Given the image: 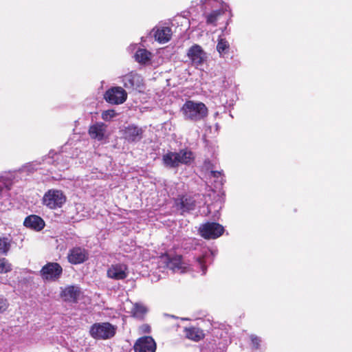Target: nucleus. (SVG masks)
I'll return each instance as SVG.
<instances>
[{
    "label": "nucleus",
    "mask_w": 352,
    "mask_h": 352,
    "mask_svg": "<svg viewBox=\"0 0 352 352\" xmlns=\"http://www.w3.org/2000/svg\"><path fill=\"white\" fill-rule=\"evenodd\" d=\"M34 164H30L24 166L20 171L8 173L0 176V197H14L22 192L19 179L24 173H31L37 168Z\"/></svg>",
    "instance_id": "obj_1"
},
{
    "label": "nucleus",
    "mask_w": 352,
    "mask_h": 352,
    "mask_svg": "<svg viewBox=\"0 0 352 352\" xmlns=\"http://www.w3.org/2000/svg\"><path fill=\"white\" fill-rule=\"evenodd\" d=\"M197 262L198 263L203 274H206L207 271V266L206 265L205 256H200L197 258Z\"/></svg>",
    "instance_id": "obj_33"
},
{
    "label": "nucleus",
    "mask_w": 352,
    "mask_h": 352,
    "mask_svg": "<svg viewBox=\"0 0 352 352\" xmlns=\"http://www.w3.org/2000/svg\"><path fill=\"white\" fill-rule=\"evenodd\" d=\"M60 158H62V155H60V154H57L56 153L54 155V156L52 157V159H54V161L53 162H56V161H58L60 160Z\"/></svg>",
    "instance_id": "obj_35"
},
{
    "label": "nucleus",
    "mask_w": 352,
    "mask_h": 352,
    "mask_svg": "<svg viewBox=\"0 0 352 352\" xmlns=\"http://www.w3.org/2000/svg\"><path fill=\"white\" fill-rule=\"evenodd\" d=\"M250 339L252 346L254 349L258 350L261 349L262 340L260 337L257 336L256 335L252 334L250 336Z\"/></svg>",
    "instance_id": "obj_30"
},
{
    "label": "nucleus",
    "mask_w": 352,
    "mask_h": 352,
    "mask_svg": "<svg viewBox=\"0 0 352 352\" xmlns=\"http://www.w3.org/2000/svg\"><path fill=\"white\" fill-rule=\"evenodd\" d=\"M198 231L205 239H215L223 234L224 228L217 222H207L201 224Z\"/></svg>",
    "instance_id": "obj_6"
},
{
    "label": "nucleus",
    "mask_w": 352,
    "mask_h": 352,
    "mask_svg": "<svg viewBox=\"0 0 352 352\" xmlns=\"http://www.w3.org/2000/svg\"><path fill=\"white\" fill-rule=\"evenodd\" d=\"M162 258L165 259V263L166 267L173 271L184 272L185 271V267L183 266L182 256L175 255L171 257L167 253H165L161 256Z\"/></svg>",
    "instance_id": "obj_15"
},
{
    "label": "nucleus",
    "mask_w": 352,
    "mask_h": 352,
    "mask_svg": "<svg viewBox=\"0 0 352 352\" xmlns=\"http://www.w3.org/2000/svg\"><path fill=\"white\" fill-rule=\"evenodd\" d=\"M134 352H155L157 344L150 336H144L138 338L133 346Z\"/></svg>",
    "instance_id": "obj_9"
},
{
    "label": "nucleus",
    "mask_w": 352,
    "mask_h": 352,
    "mask_svg": "<svg viewBox=\"0 0 352 352\" xmlns=\"http://www.w3.org/2000/svg\"><path fill=\"white\" fill-rule=\"evenodd\" d=\"M107 126L102 122H97L89 129V134L93 139L102 140L104 137Z\"/></svg>",
    "instance_id": "obj_20"
},
{
    "label": "nucleus",
    "mask_w": 352,
    "mask_h": 352,
    "mask_svg": "<svg viewBox=\"0 0 352 352\" xmlns=\"http://www.w3.org/2000/svg\"><path fill=\"white\" fill-rule=\"evenodd\" d=\"M127 270V266L124 264H113L108 268L107 276L113 280H124L128 276Z\"/></svg>",
    "instance_id": "obj_14"
},
{
    "label": "nucleus",
    "mask_w": 352,
    "mask_h": 352,
    "mask_svg": "<svg viewBox=\"0 0 352 352\" xmlns=\"http://www.w3.org/2000/svg\"><path fill=\"white\" fill-rule=\"evenodd\" d=\"M67 258L72 265L83 263L89 258V252L81 247H74L69 250Z\"/></svg>",
    "instance_id": "obj_10"
},
{
    "label": "nucleus",
    "mask_w": 352,
    "mask_h": 352,
    "mask_svg": "<svg viewBox=\"0 0 352 352\" xmlns=\"http://www.w3.org/2000/svg\"><path fill=\"white\" fill-rule=\"evenodd\" d=\"M121 78L123 86L129 91H141L144 87L142 77L136 72H131L122 76Z\"/></svg>",
    "instance_id": "obj_7"
},
{
    "label": "nucleus",
    "mask_w": 352,
    "mask_h": 352,
    "mask_svg": "<svg viewBox=\"0 0 352 352\" xmlns=\"http://www.w3.org/2000/svg\"><path fill=\"white\" fill-rule=\"evenodd\" d=\"M12 270V264L6 258H0V273L6 274Z\"/></svg>",
    "instance_id": "obj_28"
},
{
    "label": "nucleus",
    "mask_w": 352,
    "mask_h": 352,
    "mask_svg": "<svg viewBox=\"0 0 352 352\" xmlns=\"http://www.w3.org/2000/svg\"><path fill=\"white\" fill-rule=\"evenodd\" d=\"M9 307L8 300L3 296H0V313L5 312Z\"/></svg>",
    "instance_id": "obj_32"
},
{
    "label": "nucleus",
    "mask_w": 352,
    "mask_h": 352,
    "mask_svg": "<svg viewBox=\"0 0 352 352\" xmlns=\"http://www.w3.org/2000/svg\"><path fill=\"white\" fill-rule=\"evenodd\" d=\"M104 98L110 104H120L126 101L127 94L122 87H113L105 92Z\"/></svg>",
    "instance_id": "obj_8"
},
{
    "label": "nucleus",
    "mask_w": 352,
    "mask_h": 352,
    "mask_svg": "<svg viewBox=\"0 0 352 352\" xmlns=\"http://www.w3.org/2000/svg\"><path fill=\"white\" fill-rule=\"evenodd\" d=\"M153 32H154V37L155 40L160 43H165L171 38L172 31L168 27L154 28Z\"/></svg>",
    "instance_id": "obj_19"
},
{
    "label": "nucleus",
    "mask_w": 352,
    "mask_h": 352,
    "mask_svg": "<svg viewBox=\"0 0 352 352\" xmlns=\"http://www.w3.org/2000/svg\"><path fill=\"white\" fill-rule=\"evenodd\" d=\"M116 116V113L114 110L109 109L102 112V118L105 121H110Z\"/></svg>",
    "instance_id": "obj_31"
},
{
    "label": "nucleus",
    "mask_w": 352,
    "mask_h": 352,
    "mask_svg": "<svg viewBox=\"0 0 352 352\" xmlns=\"http://www.w3.org/2000/svg\"><path fill=\"white\" fill-rule=\"evenodd\" d=\"M151 58V53L146 49H138L135 54V59L137 62L146 64Z\"/></svg>",
    "instance_id": "obj_23"
},
{
    "label": "nucleus",
    "mask_w": 352,
    "mask_h": 352,
    "mask_svg": "<svg viewBox=\"0 0 352 352\" xmlns=\"http://www.w3.org/2000/svg\"><path fill=\"white\" fill-rule=\"evenodd\" d=\"M210 179L213 178L214 180L215 188L219 189L217 191V190L212 189L210 187L208 193L204 195V197H221L223 196H225V193L223 191L221 190V187L222 186L223 184V174L221 171H214L212 170L210 173Z\"/></svg>",
    "instance_id": "obj_12"
},
{
    "label": "nucleus",
    "mask_w": 352,
    "mask_h": 352,
    "mask_svg": "<svg viewBox=\"0 0 352 352\" xmlns=\"http://www.w3.org/2000/svg\"><path fill=\"white\" fill-rule=\"evenodd\" d=\"M65 168H67V165H65V164H63V165H60V166L58 167V169H59V170H64V169H65Z\"/></svg>",
    "instance_id": "obj_36"
},
{
    "label": "nucleus",
    "mask_w": 352,
    "mask_h": 352,
    "mask_svg": "<svg viewBox=\"0 0 352 352\" xmlns=\"http://www.w3.org/2000/svg\"><path fill=\"white\" fill-rule=\"evenodd\" d=\"M229 50V43L225 38H219L217 45V50L220 54V56L223 57L226 54H228Z\"/></svg>",
    "instance_id": "obj_25"
},
{
    "label": "nucleus",
    "mask_w": 352,
    "mask_h": 352,
    "mask_svg": "<svg viewBox=\"0 0 352 352\" xmlns=\"http://www.w3.org/2000/svg\"><path fill=\"white\" fill-rule=\"evenodd\" d=\"M63 267L56 262H48L40 270V276L43 280L55 282L63 275Z\"/></svg>",
    "instance_id": "obj_5"
},
{
    "label": "nucleus",
    "mask_w": 352,
    "mask_h": 352,
    "mask_svg": "<svg viewBox=\"0 0 352 352\" xmlns=\"http://www.w3.org/2000/svg\"><path fill=\"white\" fill-rule=\"evenodd\" d=\"M43 198H65V196L61 190L50 189L44 194Z\"/></svg>",
    "instance_id": "obj_29"
},
{
    "label": "nucleus",
    "mask_w": 352,
    "mask_h": 352,
    "mask_svg": "<svg viewBox=\"0 0 352 352\" xmlns=\"http://www.w3.org/2000/svg\"><path fill=\"white\" fill-rule=\"evenodd\" d=\"M195 207V201L194 199H175L173 205L175 210L179 212L181 214L194 210Z\"/></svg>",
    "instance_id": "obj_18"
},
{
    "label": "nucleus",
    "mask_w": 352,
    "mask_h": 352,
    "mask_svg": "<svg viewBox=\"0 0 352 352\" xmlns=\"http://www.w3.org/2000/svg\"><path fill=\"white\" fill-rule=\"evenodd\" d=\"M139 332L141 334H148L151 332V327L148 324H143L139 327Z\"/></svg>",
    "instance_id": "obj_34"
},
{
    "label": "nucleus",
    "mask_w": 352,
    "mask_h": 352,
    "mask_svg": "<svg viewBox=\"0 0 352 352\" xmlns=\"http://www.w3.org/2000/svg\"><path fill=\"white\" fill-rule=\"evenodd\" d=\"M81 293L80 287L77 285H67L61 289L60 297L65 302L76 303Z\"/></svg>",
    "instance_id": "obj_11"
},
{
    "label": "nucleus",
    "mask_w": 352,
    "mask_h": 352,
    "mask_svg": "<svg viewBox=\"0 0 352 352\" xmlns=\"http://www.w3.org/2000/svg\"><path fill=\"white\" fill-rule=\"evenodd\" d=\"M117 326L109 322H96L89 329V335L95 340H109L116 333Z\"/></svg>",
    "instance_id": "obj_4"
},
{
    "label": "nucleus",
    "mask_w": 352,
    "mask_h": 352,
    "mask_svg": "<svg viewBox=\"0 0 352 352\" xmlns=\"http://www.w3.org/2000/svg\"><path fill=\"white\" fill-rule=\"evenodd\" d=\"M194 159L192 151L187 149L180 150L179 152H168L162 157L163 164L168 168H177L180 164H190Z\"/></svg>",
    "instance_id": "obj_3"
},
{
    "label": "nucleus",
    "mask_w": 352,
    "mask_h": 352,
    "mask_svg": "<svg viewBox=\"0 0 352 352\" xmlns=\"http://www.w3.org/2000/svg\"><path fill=\"white\" fill-rule=\"evenodd\" d=\"M186 337L195 342H199L205 337L204 331L200 328L195 327H190L184 330Z\"/></svg>",
    "instance_id": "obj_21"
},
{
    "label": "nucleus",
    "mask_w": 352,
    "mask_h": 352,
    "mask_svg": "<svg viewBox=\"0 0 352 352\" xmlns=\"http://www.w3.org/2000/svg\"><path fill=\"white\" fill-rule=\"evenodd\" d=\"M187 56L192 64L197 67L202 65L207 58L206 53L200 45L197 44L189 48Z\"/></svg>",
    "instance_id": "obj_13"
},
{
    "label": "nucleus",
    "mask_w": 352,
    "mask_h": 352,
    "mask_svg": "<svg viewBox=\"0 0 352 352\" xmlns=\"http://www.w3.org/2000/svg\"><path fill=\"white\" fill-rule=\"evenodd\" d=\"M66 199H43V204L50 209L61 208Z\"/></svg>",
    "instance_id": "obj_27"
},
{
    "label": "nucleus",
    "mask_w": 352,
    "mask_h": 352,
    "mask_svg": "<svg viewBox=\"0 0 352 352\" xmlns=\"http://www.w3.org/2000/svg\"><path fill=\"white\" fill-rule=\"evenodd\" d=\"M208 108L201 102L187 100L181 108V112L186 120L199 121L208 116Z\"/></svg>",
    "instance_id": "obj_2"
},
{
    "label": "nucleus",
    "mask_w": 352,
    "mask_h": 352,
    "mask_svg": "<svg viewBox=\"0 0 352 352\" xmlns=\"http://www.w3.org/2000/svg\"><path fill=\"white\" fill-rule=\"evenodd\" d=\"M23 225L28 228L38 232L44 228L45 223L41 217L36 214H31L25 218Z\"/></svg>",
    "instance_id": "obj_17"
},
{
    "label": "nucleus",
    "mask_w": 352,
    "mask_h": 352,
    "mask_svg": "<svg viewBox=\"0 0 352 352\" xmlns=\"http://www.w3.org/2000/svg\"><path fill=\"white\" fill-rule=\"evenodd\" d=\"M11 248V240L8 237H0V255L6 256Z\"/></svg>",
    "instance_id": "obj_26"
},
{
    "label": "nucleus",
    "mask_w": 352,
    "mask_h": 352,
    "mask_svg": "<svg viewBox=\"0 0 352 352\" xmlns=\"http://www.w3.org/2000/svg\"><path fill=\"white\" fill-rule=\"evenodd\" d=\"M143 130L142 128L131 124L123 130V137L129 142H138L142 138Z\"/></svg>",
    "instance_id": "obj_16"
},
{
    "label": "nucleus",
    "mask_w": 352,
    "mask_h": 352,
    "mask_svg": "<svg viewBox=\"0 0 352 352\" xmlns=\"http://www.w3.org/2000/svg\"><path fill=\"white\" fill-rule=\"evenodd\" d=\"M147 311L148 310L145 306L139 303H135L131 309V315L135 318L143 320L147 313Z\"/></svg>",
    "instance_id": "obj_24"
},
{
    "label": "nucleus",
    "mask_w": 352,
    "mask_h": 352,
    "mask_svg": "<svg viewBox=\"0 0 352 352\" xmlns=\"http://www.w3.org/2000/svg\"><path fill=\"white\" fill-rule=\"evenodd\" d=\"M227 7L228 6L225 4L222 6L221 9L212 11L206 16V23L208 24H213L215 25V23L218 17L225 13V12L227 10Z\"/></svg>",
    "instance_id": "obj_22"
},
{
    "label": "nucleus",
    "mask_w": 352,
    "mask_h": 352,
    "mask_svg": "<svg viewBox=\"0 0 352 352\" xmlns=\"http://www.w3.org/2000/svg\"><path fill=\"white\" fill-rule=\"evenodd\" d=\"M47 160H48L47 162L48 163H51V160H50V157L47 158Z\"/></svg>",
    "instance_id": "obj_37"
}]
</instances>
